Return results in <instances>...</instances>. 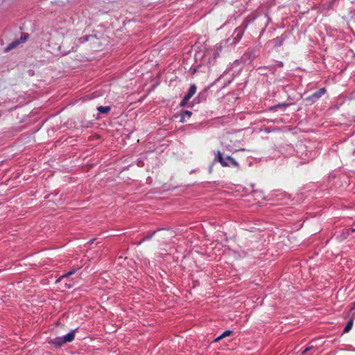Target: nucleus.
Here are the masks:
<instances>
[{"label": "nucleus", "mask_w": 355, "mask_h": 355, "mask_svg": "<svg viewBox=\"0 0 355 355\" xmlns=\"http://www.w3.org/2000/svg\"><path fill=\"white\" fill-rule=\"evenodd\" d=\"M75 332L76 330L71 331V332L68 333L67 334L62 337H57L55 338L51 339L49 343L51 345H54L55 347H61L64 344L72 342L74 340Z\"/></svg>", "instance_id": "1"}, {"label": "nucleus", "mask_w": 355, "mask_h": 355, "mask_svg": "<svg viewBox=\"0 0 355 355\" xmlns=\"http://www.w3.org/2000/svg\"><path fill=\"white\" fill-rule=\"evenodd\" d=\"M326 93V89L324 87L320 89L318 91L313 93L311 95L306 98V101L314 103L318 101L322 95Z\"/></svg>", "instance_id": "2"}, {"label": "nucleus", "mask_w": 355, "mask_h": 355, "mask_svg": "<svg viewBox=\"0 0 355 355\" xmlns=\"http://www.w3.org/2000/svg\"><path fill=\"white\" fill-rule=\"evenodd\" d=\"M76 270L73 269L71 270H70L69 272L62 275L60 278L58 280V282H64L65 283V285L67 288H71L73 286V282L72 281H69V282H67V280H68V278L69 277V276L73 275L75 272H76Z\"/></svg>", "instance_id": "3"}, {"label": "nucleus", "mask_w": 355, "mask_h": 355, "mask_svg": "<svg viewBox=\"0 0 355 355\" xmlns=\"http://www.w3.org/2000/svg\"><path fill=\"white\" fill-rule=\"evenodd\" d=\"M215 160L218 161L223 166H229L230 164L228 163L226 158H223L222 154L220 151H217L216 155Z\"/></svg>", "instance_id": "4"}, {"label": "nucleus", "mask_w": 355, "mask_h": 355, "mask_svg": "<svg viewBox=\"0 0 355 355\" xmlns=\"http://www.w3.org/2000/svg\"><path fill=\"white\" fill-rule=\"evenodd\" d=\"M196 89L197 87L195 85H191L187 94L185 95L186 98H191L196 92Z\"/></svg>", "instance_id": "5"}, {"label": "nucleus", "mask_w": 355, "mask_h": 355, "mask_svg": "<svg viewBox=\"0 0 355 355\" xmlns=\"http://www.w3.org/2000/svg\"><path fill=\"white\" fill-rule=\"evenodd\" d=\"M191 114H192V112L191 111L184 110L181 114V118H180V121L181 123H184L185 121L186 118H187V119L190 118Z\"/></svg>", "instance_id": "6"}, {"label": "nucleus", "mask_w": 355, "mask_h": 355, "mask_svg": "<svg viewBox=\"0 0 355 355\" xmlns=\"http://www.w3.org/2000/svg\"><path fill=\"white\" fill-rule=\"evenodd\" d=\"M20 44V41L19 40H15L12 42L5 49L6 51H9L15 48H16Z\"/></svg>", "instance_id": "7"}, {"label": "nucleus", "mask_w": 355, "mask_h": 355, "mask_svg": "<svg viewBox=\"0 0 355 355\" xmlns=\"http://www.w3.org/2000/svg\"><path fill=\"white\" fill-rule=\"evenodd\" d=\"M226 159L227 160L228 163L230 165H232L233 166L238 167L239 163L231 156H227Z\"/></svg>", "instance_id": "8"}, {"label": "nucleus", "mask_w": 355, "mask_h": 355, "mask_svg": "<svg viewBox=\"0 0 355 355\" xmlns=\"http://www.w3.org/2000/svg\"><path fill=\"white\" fill-rule=\"evenodd\" d=\"M352 326H353V320L351 319V320H349L348 321V322L347 323L345 327L344 328L343 333L349 332L352 329Z\"/></svg>", "instance_id": "9"}, {"label": "nucleus", "mask_w": 355, "mask_h": 355, "mask_svg": "<svg viewBox=\"0 0 355 355\" xmlns=\"http://www.w3.org/2000/svg\"><path fill=\"white\" fill-rule=\"evenodd\" d=\"M231 333H232V331L230 330H227V331H224L221 335H220L218 337H217L215 339V341L218 342V341L220 340L221 339H223V338L229 336L231 334Z\"/></svg>", "instance_id": "10"}, {"label": "nucleus", "mask_w": 355, "mask_h": 355, "mask_svg": "<svg viewBox=\"0 0 355 355\" xmlns=\"http://www.w3.org/2000/svg\"><path fill=\"white\" fill-rule=\"evenodd\" d=\"M97 110L99 112L106 114L110 110V107L109 106H99L97 107Z\"/></svg>", "instance_id": "11"}, {"label": "nucleus", "mask_w": 355, "mask_h": 355, "mask_svg": "<svg viewBox=\"0 0 355 355\" xmlns=\"http://www.w3.org/2000/svg\"><path fill=\"white\" fill-rule=\"evenodd\" d=\"M312 349H313V345L309 346V347H306L304 349H303V350L301 352V354H306L308 352H309L310 350H311Z\"/></svg>", "instance_id": "12"}, {"label": "nucleus", "mask_w": 355, "mask_h": 355, "mask_svg": "<svg viewBox=\"0 0 355 355\" xmlns=\"http://www.w3.org/2000/svg\"><path fill=\"white\" fill-rule=\"evenodd\" d=\"M190 98H186V96H184V97L183 98V99L182 100L181 103H180V106H184L187 103V101L189 100Z\"/></svg>", "instance_id": "13"}, {"label": "nucleus", "mask_w": 355, "mask_h": 355, "mask_svg": "<svg viewBox=\"0 0 355 355\" xmlns=\"http://www.w3.org/2000/svg\"><path fill=\"white\" fill-rule=\"evenodd\" d=\"M355 232V227H353L352 229L347 230L346 232L345 238L348 236L351 233Z\"/></svg>", "instance_id": "14"}, {"label": "nucleus", "mask_w": 355, "mask_h": 355, "mask_svg": "<svg viewBox=\"0 0 355 355\" xmlns=\"http://www.w3.org/2000/svg\"><path fill=\"white\" fill-rule=\"evenodd\" d=\"M27 38H28V35H26V34H24V36H21V39H20V40H19V41H20V43H24V42H25L26 41Z\"/></svg>", "instance_id": "15"}]
</instances>
